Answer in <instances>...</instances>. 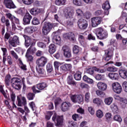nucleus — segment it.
Segmentation results:
<instances>
[{"instance_id":"obj_1","label":"nucleus","mask_w":127,"mask_h":127,"mask_svg":"<svg viewBox=\"0 0 127 127\" xmlns=\"http://www.w3.org/2000/svg\"><path fill=\"white\" fill-rule=\"evenodd\" d=\"M96 31L97 38L100 40H104V39L108 38V32L104 30L103 28L101 27L98 28L96 29Z\"/></svg>"},{"instance_id":"obj_2","label":"nucleus","mask_w":127,"mask_h":127,"mask_svg":"<svg viewBox=\"0 0 127 127\" xmlns=\"http://www.w3.org/2000/svg\"><path fill=\"white\" fill-rule=\"evenodd\" d=\"M60 34H61V31L60 30H58L57 31L54 32L52 33V41L55 44L60 45L61 44V37H60Z\"/></svg>"},{"instance_id":"obj_3","label":"nucleus","mask_w":127,"mask_h":127,"mask_svg":"<svg viewBox=\"0 0 127 127\" xmlns=\"http://www.w3.org/2000/svg\"><path fill=\"white\" fill-rule=\"evenodd\" d=\"M53 28V24L49 22H45L43 23V26L42 28V33L44 35H47L51 29Z\"/></svg>"},{"instance_id":"obj_4","label":"nucleus","mask_w":127,"mask_h":127,"mask_svg":"<svg viewBox=\"0 0 127 127\" xmlns=\"http://www.w3.org/2000/svg\"><path fill=\"white\" fill-rule=\"evenodd\" d=\"M11 83L12 84V86L14 89L16 90H20L21 89V79L18 77H13L11 80Z\"/></svg>"},{"instance_id":"obj_5","label":"nucleus","mask_w":127,"mask_h":127,"mask_svg":"<svg viewBox=\"0 0 127 127\" xmlns=\"http://www.w3.org/2000/svg\"><path fill=\"white\" fill-rule=\"evenodd\" d=\"M23 37L25 39V46L27 48L29 47V46H35V41L34 39H32L29 36H26L25 35H23Z\"/></svg>"},{"instance_id":"obj_6","label":"nucleus","mask_w":127,"mask_h":127,"mask_svg":"<svg viewBox=\"0 0 127 127\" xmlns=\"http://www.w3.org/2000/svg\"><path fill=\"white\" fill-rule=\"evenodd\" d=\"M77 25L80 29H86L88 27V22L85 19L80 18L77 21Z\"/></svg>"},{"instance_id":"obj_7","label":"nucleus","mask_w":127,"mask_h":127,"mask_svg":"<svg viewBox=\"0 0 127 127\" xmlns=\"http://www.w3.org/2000/svg\"><path fill=\"white\" fill-rule=\"evenodd\" d=\"M95 71L96 72H98V73H105V69L99 68L96 66L87 69L86 70V73H87V74H89V75H93Z\"/></svg>"},{"instance_id":"obj_8","label":"nucleus","mask_w":127,"mask_h":127,"mask_svg":"<svg viewBox=\"0 0 127 127\" xmlns=\"http://www.w3.org/2000/svg\"><path fill=\"white\" fill-rule=\"evenodd\" d=\"M3 4L8 9H13L16 8V6L14 4L13 1L12 0H4Z\"/></svg>"},{"instance_id":"obj_9","label":"nucleus","mask_w":127,"mask_h":127,"mask_svg":"<svg viewBox=\"0 0 127 127\" xmlns=\"http://www.w3.org/2000/svg\"><path fill=\"white\" fill-rule=\"evenodd\" d=\"M112 89L116 94H121L122 93V91H123V88L122 87V85L118 82H115L112 84Z\"/></svg>"},{"instance_id":"obj_10","label":"nucleus","mask_w":127,"mask_h":127,"mask_svg":"<svg viewBox=\"0 0 127 127\" xmlns=\"http://www.w3.org/2000/svg\"><path fill=\"white\" fill-rule=\"evenodd\" d=\"M47 64V58L45 57H41L36 61V64L39 67H44Z\"/></svg>"},{"instance_id":"obj_11","label":"nucleus","mask_w":127,"mask_h":127,"mask_svg":"<svg viewBox=\"0 0 127 127\" xmlns=\"http://www.w3.org/2000/svg\"><path fill=\"white\" fill-rule=\"evenodd\" d=\"M102 17H95L91 18V24L92 27H97L102 22Z\"/></svg>"},{"instance_id":"obj_12","label":"nucleus","mask_w":127,"mask_h":127,"mask_svg":"<svg viewBox=\"0 0 127 127\" xmlns=\"http://www.w3.org/2000/svg\"><path fill=\"white\" fill-rule=\"evenodd\" d=\"M52 120L53 122L56 121L57 126H60L63 123V116H57V114L53 115Z\"/></svg>"},{"instance_id":"obj_13","label":"nucleus","mask_w":127,"mask_h":127,"mask_svg":"<svg viewBox=\"0 0 127 127\" xmlns=\"http://www.w3.org/2000/svg\"><path fill=\"white\" fill-rule=\"evenodd\" d=\"M70 98L73 103H78V104H80V103H82V102H83L82 95H72Z\"/></svg>"},{"instance_id":"obj_14","label":"nucleus","mask_w":127,"mask_h":127,"mask_svg":"<svg viewBox=\"0 0 127 127\" xmlns=\"http://www.w3.org/2000/svg\"><path fill=\"white\" fill-rule=\"evenodd\" d=\"M6 16L7 18L11 20V22H15L16 24H19V19L15 17V16L11 14V13H6Z\"/></svg>"},{"instance_id":"obj_15","label":"nucleus","mask_w":127,"mask_h":127,"mask_svg":"<svg viewBox=\"0 0 127 127\" xmlns=\"http://www.w3.org/2000/svg\"><path fill=\"white\" fill-rule=\"evenodd\" d=\"M112 56H113V52L111 50H106L105 55L103 57V60L109 61L112 59Z\"/></svg>"},{"instance_id":"obj_16","label":"nucleus","mask_w":127,"mask_h":127,"mask_svg":"<svg viewBox=\"0 0 127 127\" xmlns=\"http://www.w3.org/2000/svg\"><path fill=\"white\" fill-rule=\"evenodd\" d=\"M72 105L70 102H64L61 104V109L63 112H66L69 110V108Z\"/></svg>"},{"instance_id":"obj_17","label":"nucleus","mask_w":127,"mask_h":127,"mask_svg":"<svg viewBox=\"0 0 127 127\" xmlns=\"http://www.w3.org/2000/svg\"><path fill=\"white\" fill-rule=\"evenodd\" d=\"M31 19H32V16L29 13H26L23 19L24 24H29Z\"/></svg>"},{"instance_id":"obj_18","label":"nucleus","mask_w":127,"mask_h":127,"mask_svg":"<svg viewBox=\"0 0 127 127\" xmlns=\"http://www.w3.org/2000/svg\"><path fill=\"white\" fill-rule=\"evenodd\" d=\"M61 72V71L66 72V71H69L72 68V65L70 64H65L62 65L60 66Z\"/></svg>"},{"instance_id":"obj_19","label":"nucleus","mask_w":127,"mask_h":127,"mask_svg":"<svg viewBox=\"0 0 127 127\" xmlns=\"http://www.w3.org/2000/svg\"><path fill=\"white\" fill-rule=\"evenodd\" d=\"M64 37L66 39H70L73 42L76 41V38H75V35L72 32H69L64 35Z\"/></svg>"},{"instance_id":"obj_20","label":"nucleus","mask_w":127,"mask_h":127,"mask_svg":"<svg viewBox=\"0 0 127 127\" xmlns=\"http://www.w3.org/2000/svg\"><path fill=\"white\" fill-rule=\"evenodd\" d=\"M55 71V75H61V70H59V66L61 64L58 62H55L54 63Z\"/></svg>"},{"instance_id":"obj_21","label":"nucleus","mask_w":127,"mask_h":127,"mask_svg":"<svg viewBox=\"0 0 127 127\" xmlns=\"http://www.w3.org/2000/svg\"><path fill=\"white\" fill-rule=\"evenodd\" d=\"M66 82L68 85H72V86H76V85H77V82L74 81V79H73V76L72 75H70L67 76Z\"/></svg>"},{"instance_id":"obj_22","label":"nucleus","mask_w":127,"mask_h":127,"mask_svg":"<svg viewBox=\"0 0 127 127\" xmlns=\"http://www.w3.org/2000/svg\"><path fill=\"white\" fill-rule=\"evenodd\" d=\"M102 8L105 10V14L108 15V14H109V9L111 8V6L110 5V2H109V1H106L104 4H103Z\"/></svg>"},{"instance_id":"obj_23","label":"nucleus","mask_w":127,"mask_h":127,"mask_svg":"<svg viewBox=\"0 0 127 127\" xmlns=\"http://www.w3.org/2000/svg\"><path fill=\"white\" fill-rule=\"evenodd\" d=\"M17 100L18 101V106H19V107H22V106H25V105H26V99H25V97H23L22 99H20V98L17 96Z\"/></svg>"},{"instance_id":"obj_24","label":"nucleus","mask_w":127,"mask_h":127,"mask_svg":"<svg viewBox=\"0 0 127 127\" xmlns=\"http://www.w3.org/2000/svg\"><path fill=\"white\" fill-rule=\"evenodd\" d=\"M97 87L101 91H106L107 90V84L105 82H99L97 83Z\"/></svg>"},{"instance_id":"obj_25","label":"nucleus","mask_w":127,"mask_h":127,"mask_svg":"<svg viewBox=\"0 0 127 127\" xmlns=\"http://www.w3.org/2000/svg\"><path fill=\"white\" fill-rule=\"evenodd\" d=\"M47 86V83L45 82H42L36 85L37 89H38V90H39L40 91H42V90H44V89L46 88Z\"/></svg>"},{"instance_id":"obj_26","label":"nucleus","mask_w":127,"mask_h":127,"mask_svg":"<svg viewBox=\"0 0 127 127\" xmlns=\"http://www.w3.org/2000/svg\"><path fill=\"white\" fill-rule=\"evenodd\" d=\"M30 12L33 15H37V14L41 12V10L38 8H33L30 10Z\"/></svg>"},{"instance_id":"obj_27","label":"nucleus","mask_w":127,"mask_h":127,"mask_svg":"<svg viewBox=\"0 0 127 127\" xmlns=\"http://www.w3.org/2000/svg\"><path fill=\"white\" fill-rule=\"evenodd\" d=\"M115 100H118V101H120L121 102V104L123 105L124 106H126V105H127V99L126 98H123L122 97H120L119 96H117L115 98Z\"/></svg>"},{"instance_id":"obj_28","label":"nucleus","mask_w":127,"mask_h":127,"mask_svg":"<svg viewBox=\"0 0 127 127\" xmlns=\"http://www.w3.org/2000/svg\"><path fill=\"white\" fill-rule=\"evenodd\" d=\"M119 75L123 79H127V71L124 69L119 70Z\"/></svg>"},{"instance_id":"obj_29","label":"nucleus","mask_w":127,"mask_h":127,"mask_svg":"<svg viewBox=\"0 0 127 127\" xmlns=\"http://www.w3.org/2000/svg\"><path fill=\"white\" fill-rule=\"evenodd\" d=\"M56 52V46L54 44H51L49 46V52L51 54H54Z\"/></svg>"},{"instance_id":"obj_30","label":"nucleus","mask_w":127,"mask_h":127,"mask_svg":"<svg viewBox=\"0 0 127 127\" xmlns=\"http://www.w3.org/2000/svg\"><path fill=\"white\" fill-rule=\"evenodd\" d=\"M78 40L82 46H86V42H85V37L82 35H79Z\"/></svg>"},{"instance_id":"obj_31","label":"nucleus","mask_w":127,"mask_h":127,"mask_svg":"<svg viewBox=\"0 0 127 127\" xmlns=\"http://www.w3.org/2000/svg\"><path fill=\"white\" fill-rule=\"evenodd\" d=\"M82 72L80 71H76V73L74 74V78L76 81H80L82 78Z\"/></svg>"},{"instance_id":"obj_32","label":"nucleus","mask_w":127,"mask_h":127,"mask_svg":"<svg viewBox=\"0 0 127 127\" xmlns=\"http://www.w3.org/2000/svg\"><path fill=\"white\" fill-rule=\"evenodd\" d=\"M41 67L43 66H37L36 67L37 72H38L39 75H44V74H45V70H44V69L41 68Z\"/></svg>"},{"instance_id":"obj_33","label":"nucleus","mask_w":127,"mask_h":127,"mask_svg":"<svg viewBox=\"0 0 127 127\" xmlns=\"http://www.w3.org/2000/svg\"><path fill=\"white\" fill-rule=\"evenodd\" d=\"M108 76L112 80H117L119 78V74L117 73H110Z\"/></svg>"},{"instance_id":"obj_34","label":"nucleus","mask_w":127,"mask_h":127,"mask_svg":"<svg viewBox=\"0 0 127 127\" xmlns=\"http://www.w3.org/2000/svg\"><path fill=\"white\" fill-rule=\"evenodd\" d=\"M25 30L26 32H27L28 33H33V32L35 31L34 27L31 26L26 27Z\"/></svg>"},{"instance_id":"obj_35","label":"nucleus","mask_w":127,"mask_h":127,"mask_svg":"<svg viewBox=\"0 0 127 127\" xmlns=\"http://www.w3.org/2000/svg\"><path fill=\"white\" fill-rule=\"evenodd\" d=\"M72 2L74 5H76L77 6H82L83 5L82 0H72Z\"/></svg>"},{"instance_id":"obj_36","label":"nucleus","mask_w":127,"mask_h":127,"mask_svg":"<svg viewBox=\"0 0 127 127\" xmlns=\"http://www.w3.org/2000/svg\"><path fill=\"white\" fill-rule=\"evenodd\" d=\"M104 102L106 105H107V106H110V105L113 103V97H110L105 98Z\"/></svg>"},{"instance_id":"obj_37","label":"nucleus","mask_w":127,"mask_h":127,"mask_svg":"<svg viewBox=\"0 0 127 127\" xmlns=\"http://www.w3.org/2000/svg\"><path fill=\"white\" fill-rule=\"evenodd\" d=\"M83 81L89 83V84H92L94 81L93 79H91L90 77H88L87 75H84L83 77Z\"/></svg>"},{"instance_id":"obj_38","label":"nucleus","mask_w":127,"mask_h":127,"mask_svg":"<svg viewBox=\"0 0 127 127\" xmlns=\"http://www.w3.org/2000/svg\"><path fill=\"white\" fill-rule=\"evenodd\" d=\"M93 103L97 105L98 107H100V106L103 104V101L100 99V98H96L93 99Z\"/></svg>"},{"instance_id":"obj_39","label":"nucleus","mask_w":127,"mask_h":127,"mask_svg":"<svg viewBox=\"0 0 127 127\" xmlns=\"http://www.w3.org/2000/svg\"><path fill=\"white\" fill-rule=\"evenodd\" d=\"M18 61L19 64V67L21 68V69H22V70H24V71H26V65L23 64L20 59H18Z\"/></svg>"},{"instance_id":"obj_40","label":"nucleus","mask_w":127,"mask_h":127,"mask_svg":"<svg viewBox=\"0 0 127 127\" xmlns=\"http://www.w3.org/2000/svg\"><path fill=\"white\" fill-rule=\"evenodd\" d=\"M34 46L31 45L29 49L27 50V53H35L36 51V48L34 47Z\"/></svg>"},{"instance_id":"obj_41","label":"nucleus","mask_w":127,"mask_h":127,"mask_svg":"<svg viewBox=\"0 0 127 127\" xmlns=\"http://www.w3.org/2000/svg\"><path fill=\"white\" fill-rule=\"evenodd\" d=\"M46 69L48 73H51L53 71V66L50 63H48L46 66Z\"/></svg>"},{"instance_id":"obj_42","label":"nucleus","mask_w":127,"mask_h":127,"mask_svg":"<svg viewBox=\"0 0 127 127\" xmlns=\"http://www.w3.org/2000/svg\"><path fill=\"white\" fill-rule=\"evenodd\" d=\"M66 2V0H56L55 3L56 5H64Z\"/></svg>"},{"instance_id":"obj_43","label":"nucleus","mask_w":127,"mask_h":127,"mask_svg":"<svg viewBox=\"0 0 127 127\" xmlns=\"http://www.w3.org/2000/svg\"><path fill=\"white\" fill-rule=\"evenodd\" d=\"M90 98H91V94L90 92L86 93L85 95V102H86V103H89L90 102Z\"/></svg>"},{"instance_id":"obj_44","label":"nucleus","mask_w":127,"mask_h":127,"mask_svg":"<svg viewBox=\"0 0 127 127\" xmlns=\"http://www.w3.org/2000/svg\"><path fill=\"white\" fill-rule=\"evenodd\" d=\"M62 50L64 52V54H66L70 51H71V50L70 49V48L67 46H64L62 48Z\"/></svg>"},{"instance_id":"obj_45","label":"nucleus","mask_w":127,"mask_h":127,"mask_svg":"<svg viewBox=\"0 0 127 127\" xmlns=\"http://www.w3.org/2000/svg\"><path fill=\"white\" fill-rule=\"evenodd\" d=\"M40 22H39V20L36 18L34 17L32 21V24H33V25H38Z\"/></svg>"},{"instance_id":"obj_46","label":"nucleus","mask_w":127,"mask_h":127,"mask_svg":"<svg viewBox=\"0 0 127 127\" xmlns=\"http://www.w3.org/2000/svg\"><path fill=\"white\" fill-rule=\"evenodd\" d=\"M118 68L116 67L115 66H109L107 68V70L109 72H117L118 71Z\"/></svg>"},{"instance_id":"obj_47","label":"nucleus","mask_w":127,"mask_h":127,"mask_svg":"<svg viewBox=\"0 0 127 127\" xmlns=\"http://www.w3.org/2000/svg\"><path fill=\"white\" fill-rule=\"evenodd\" d=\"M34 97H35V94L33 93H29L27 95V98L29 101L33 100V99H34Z\"/></svg>"},{"instance_id":"obj_48","label":"nucleus","mask_w":127,"mask_h":127,"mask_svg":"<svg viewBox=\"0 0 127 127\" xmlns=\"http://www.w3.org/2000/svg\"><path fill=\"white\" fill-rule=\"evenodd\" d=\"M96 95L99 96V97H101L102 98H103V97H105V93H104V92L102 91V90L101 91V90L100 89L96 90Z\"/></svg>"},{"instance_id":"obj_49","label":"nucleus","mask_w":127,"mask_h":127,"mask_svg":"<svg viewBox=\"0 0 127 127\" xmlns=\"http://www.w3.org/2000/svg\"><path fill=\"white\" fill-rule=\"evenodd\" d=\"M80 52V48L78 46H74L73 48V52L74 54H78Z\"/></svg>"},{"instance_id":"obj_50","label":"nucleus","mask_w":127,"mask_h":127,"mask_svg":"<svg viewBox=\"0 0 127 127\" xmlns=\"http://www.w3.org/2000/svg\"><path fill=\"white\" fill-rule=\"evenodd\" d=\"M0 92L4 97V98H5V99H7V95H6L5 91H4V90H3V87H2V85H0Z\"/></svg>"},{"instance_id":"obj_51","label":"nucleus","mask_w":127,"mask_h":127,"mask_svg":"<svg viewBox=\"0 0 127 127\" xmlns=\"http://www.w3.org/2000/svg\"><path fill=\"white\" fill-rule=\"evenodd\" d=\"M96 116L97 118H99V119H101V118H103V116H104V114H103V111L101 110H98L96 112Z\"/></svg>"},{"instance_id":"obj_52","label":"nucleus","mask_w":127,"mask_h":127,"mask_svg":"<svg viewBox=\"0 0 127 127\" xmlns=\"http://www.w3.org/2000/svg\"><path fill=\"white\" fill-rule=\"evenodd\" d=\"M111 108L113 113H115V114H118V113H119V109L118 108V106L116 105H112Z\"/></svg>"},{"instance_id":"obj_53","label":"nucleus","mask_w":127,"mask_h":127,"mask_svg":"<svg viewBox=\"0 0 127 127\" xmlns=\"http://www.w3.org/2000/svg\"><path fill=\"white\" fill-rule=\"evenodd\" d=\"M29 105L33 112L36 110V106H35V103H34V102H30Z\"/></svg>"},{"instance_id":"obj_54","label":"nucleus","mask_w":127,"mask_h":127,"mask_svg":"<svg viewBox=\"0 0 127 127\" xmlns=\"http://www.w3.org/2000/svg\"><path fill=\"white\" fill-rule=\"evenodd\" d=\"M10 98L12 102H13V106H15V104H14V102H15V94L13 93V92H11Z\"/></svg>"},{"instance_id":"obj_55","label":"nucleus","mask_w":127,"mask_h":127,"mask_svg":"<svg viewBox=\"0 0 127 127\" xmlns=\"http://www.w3.org/2000/svg\"><path fill=\"white\" fill-rule=\"evenodd\" d=\"M13 40L14 41L15 43L16 44V45H19V38L17 36H14Z\"/></svg>"},{"instance_id":"obj_56","label":"nucleus","mask_w":127,"mask_h":127,"mask_svg":"<svg viewBox=\"0 0 127 127\" xmlns=\"http://www.w3.org/2000/svg\"><path fill=\"white\" fill-rule=\"evenodd\" d=\"M30 53H28L27 52L26 54L25 57H26L28 61L31 62L33 59V57H32V56L30 55Z\"/></svg>"},{"instance_id":"obj_57","label":"nucleus","mask_w":127,"mask_h":127,"mask_svg":"<svg viewBox=\"0 0 127 127\" xmlns=\"http://www.w3.org/2000/svg\"><path fill=\"white\" fill-rule=\"evenodd\" d=\"M22 1L23 3L27 5H29L33 3V0H22Z\"/></svg>"},{"instance_id":"obj_58","label":"nucleus","mask_w":127,"mask_h":127,"mask_svg":"<svg viewBox=\"0 0 127 127\" xmlns=\"http://www.w3.org/2000/svg\"><path fill=\"white\" fill-rule=\"evenodd\" d=\"M114 121H117V122H119V123H121L122 122V118L120 115H116L114 117Z\"/></svg>"},{"instance_id":"obj_59","label":"nucleus","mask_w":127,"mask_h":127,"mask_svg":"<svg viewBox=\"0 0 127 127\" xmlns=\"http://www.w3.org/2000/svg\"><path fill=\"white\" fill-rule=\"evenodd\" d=\"M123 88L126 93H127V81H124L122 83Z\"/></svg>"},{"instance_id":"obj_60","label":"nucleus","mask_w":127,"mask_h":127,"mask_svg":"<svg viewBox=\"0 0 127 127\" xmlns=\"http://www.w3.org/2000/svg\"><path fill=\"white\" fill-rule=\"evenodd\" d=\"M8 42L9 44H10V45H11V46H12L13 47H16V44L15 43L13 39H12V40L9 39L8 40Z\"/></svg>"},{"instance_id":"obj_61","label":"nucleus","mask_w":127,"mask_h":127,"mask_svg":"<svg viewBox=\"0 0 127 127\" xmlns=\"http://www.w3.org/2000/svg\"><path fill=\"white\" fill-rule=\"evenodd\" d=\"M122 40V44L123 45V49H126L127 48V39L123 38V39Z\"/></svg>"},{"instance_id":"obj_62","label":"nucleus","mask_w":127,"mask_h":127,"mask_svg":"<svg viewBox=\"0 0 127 127\" xmlns=\"http://www.w3.org/2000/svg\"><path fill=\"white\" fill-rule=\"evenodd\" d=\"M37 46L40 48H45L46 47V45H45V44L42 42H38Z\"/></svg>"},{"instance_id":"obj_63","label":"nucleus","mask_w":127,"mask_h":127,"mask_svg":"<svg viewBox=\"0 0 127 127\" xmlns=\"http://www.w3.org/2000/svg\"><path fill=\"white\" fill-rule=\"evenodd\" d=\"M10 82V75H7L5 77V83L8 86Z\"/></svg>"},{"instance_id":"obj_64","label":"nucleus","mask_w":127,"mask_h":127,"mask_svg":"<svg viewBox=\"0 0 127 127\" xmlns=\"http://www.w3.org/2000/svg\"><path fill=\"white\" fill-rule=\"evenodd\" d=\"M68 127H76V124L73 121H70L68 123Z\"/></svg>"}]
</instances>
